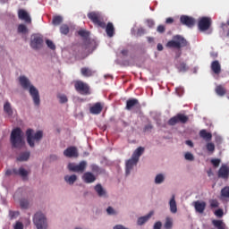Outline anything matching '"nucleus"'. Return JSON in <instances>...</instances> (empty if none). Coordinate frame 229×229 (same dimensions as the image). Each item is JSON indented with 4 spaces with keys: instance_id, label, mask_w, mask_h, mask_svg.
Wrapping results in <instances>:
<instances>
[{
    "instance_id": "18",
    "label": "nucleus",
    "mask_w": 229,
    "mask_h": 229,
    "mask_svg": "<svg viewBox=\"0 0 229 229\" xmlns=\"http://www.w3.org/2000/svg\"><path fill=\"white\" fill-rule=\"evenodd\" d=\"M89 112H90L93 115H99V114H101V112H103V104H101L100 102L95 103V104L89 108Z\"/></svg>"
},
{
    "instance_id": "38",
    "label": "nucleus",
    "mask_w": 229,
    "mask_h": 229,
    "mask_svg": "<svg viewBox=\"0 0 229 229\" xmlns=\"http://www.w3.org/2000/svg\"><path fill=\"white\" fill-rule=\"evenodd\" d=\"M18 33H22L23 35L28 33V27L24 24H20L18 26Z\"/></svg>"
},
{
    "instance_id": "3",
    "label": "nucleus",
    "mask_w": 229,
    "mask_h": 229,
    "mask_svg": "<svg viewBox=\"0 0 229 229\" xmlns=\"http://www.w3.org/2000/svg\"><path fill=\"white\" fill-rule=\"evenodd\" d=\"M187 39L180 35L174 36L173 39L166 43V47L174 49H182V47H187Z\"/></svg>"
},
{
    "instance_id": "42",
    "label": "nucleus",
    "mask_w": 229,
    "mask_h": 229,
    "mask_svg": "<svg viewBox=\"0 0 229 229\" xmlns=\"http://www.w3.org/2000/svg\"><path fill=\"white\" fill-rule=\"evenodd\" d=\"M19 216H21V213L19 211H13V210L9 211L10 219H15L19 217Z\"/></svg>"
},
{
    "instance_id": "34",
    "label": "nucleus",
    "mask_w": 229,
    "mask_h": 229,
    "mask_svg": "<svg viewBox=\"0 0 229 229\" xmlns=\"http://www.w3.org/2000/svg\"><path fill=\"white\" fill-rule=\"evenodd\" d=\"M64 22V18L62 16H55L53 18L52 23L54 26H60Z\"/></svg>"
},
{
    "instance_id": "37",
    "label": "nucleus",
    "mask_w": 229,
    "mask_h": 229,
    "mask_svg": "<svg viewBox=\"0 0 229 229\" xmlns=\"http://www.w3.org/2000/svg\"><path fill=\"white\" fill-rule=\"evenodd\" d=\"M164 226H165V229L173 228V218L166 217Z\"/></svg>"
},
{
    "instance_id": "8",
    "label": "nucleus",
    "mask_w": 229,
    "mask_h": 229,
    "mask_svg": "<svg viewBox=\"0 0 229 229\" xmlns=\"http://www.w3.org/2000/svg\"><path fill=\"white\" fill-rule=\"evenodd\" d=\"M44 37L40 34H33L30 37V47L35 50L42 49Z\"/></svg>"
},
{
    "instance_id": "14",
    "label": "nucleus",
    "mask_w": 229,
    "mask_h": 229,
    "mask_svg": "<svg viewBox=\"0 0 229 229\" xmlns=\"http://www.w3.org/2000/svg\"><path fill=\"white\" fill-rule=\"evenodd\" d=\"M218 178L223 180H228L229 178V167L226 165H222L218 170Z\"/></svg>"
},
{
    "instance_id": "22",
    "label": "nucleus",
    "mask_w": 229,
    "mask_h": 229,
    "mask_svg": "<svg viewBox=\"0 0 229 229\" xmlns=\"http://www.w3.org/2000/svg\"><path fill=\"white\" fill-rule=\"evenodd\" d=\"M105 29L107 37L112 38V37H114V35L115 34V28L114 27V23L108 22L107 25H106Z\"/></svg>"
},
{
    "instance_id": "7",
    "label": "nucleus",
    "mask_w": 229,
    "mask_h": 229,
    "mask_svg": "<svg viewBox=\"0 0 229 229\" xmlns=\"http://www.w3.org/2000/svg\"><path fill=\"white\" fill-rule=\"evenodd\" d=\"M87 161H81L78 165L76 163H69L68 170L72 173H78V174H83L87 169Z\"/></svg>"
},
{
    "instance_id": "2",
    "label": "nucleus",
    "mask_w": 229,
    "mask_h": 229,
    "mask_svg": "<svg viewBox=\"0 0 229 229\" xmlns=\"http://www.w3.org/2000/svg\"><path fill=\"white\" fill-rule=\"evenodd\" d=\"M10 143L12 148H14L15 149H22V147L25 146L26 142L24 141V132H22L21 128L17 127L12 131Z\"/></svg>"
},
{
    "instance_id": "46",
    "label": "nucleus",
    "mask_w": 229,
    "mask_h": 229,
    "mask_svg": "<svg viewBox=\"0 0 229 229\" xmlns=\"http://www.w3.org/2000/svg\"><path fill=\"white\" fill-rule=\"evenodd\" d=\"M78 35H80V37H82L83 38H87V37H89V31L85 30H81L78 31Z\"/></svg>"
},
{
    "instance_id": "11",
    "label": "nucleus",
    "mask_w": 229,
    "mask_h": 229,
    "mask_svg": "<svg viewBox=\"0 0 229 229\" xmlns=\"http://www.w3.org/2000/svg\"><path fill=\"white\" fill-rule=\"evenodd\" d=\"M210 26H212V19L210 17H201L199 19L198 28L199 31H207L210 30Z\"/></svg>"
},
{
    "instance_id": "28",
    "label": "nucleus",
    "mask_w": 229,
    "mask_h": 229,
    "mask_svg": "<svg viewBox=\"0 0 229 229\" xmlns=\"http://www.w3.org/2000/svg\"><path fill=\"white\" fill-rule=\"evenodd\" d=\"M95 191L99 198H106V191L103 189L101 184H97L95 186Z\"/></svg>"
},
{
    "instance_id": "23",
    "label": "nucleus",
    "mask_w": 229,
    "mask_h": 229,
    "mask_svg": "<svg viewBox=\"0 0 229 229\" xmlns=\"http://www.w3.org/2000/svg\"><path fill=\"white\" fill-rule=\"evenodd\" d=\"M81 74L84 76V78H90L93 74H96V71L89 68V67H82L81 69Z\"/></svg>"
},
{
    "instance_id": "54",
    "label": "nucleus",
    "mask_w": 229,
    "mask_h": 229,
    "mask_svg": "<svg viewBox=\"0 0 229 229\" xmlns=\"http://www.w3.org/2000/svg\"><path fill=\"white\" fill-rule=\"evenodd\" d=\"M13 228L14 229H24V225L21 222H16Z\"/></svg>"
},
{
    "instance_id": "9",
    "label": "nucleus",
    "mask_w": 229,
    "mask_h": 229,
    "mask_svg": "<svg viewBox=\"0 0 229 229\" xmlns=\"http://www.w3.org/2000/svg\"><path fill=\"white\" fill-rule=\"evenodd\" d=\"M189 123V116L183 114H177L175 116L168 120L169 126H176V124H187Z\"/></svg>"
},
{
    "instance_id": "15",
    "label": "nucleus",
    "mask_w": 229,
    "mask_h": 229,
    "mask_svg": "<svg viewBox=\"0 0 229 229\" xmlns=\"http://www.w3.org/2000/svg\"><path fill=\"white\" fill-rule=\"evenodd\" d=\"M126 110H131L132 108H140V102L137 98H130L126 101Z\"/></svg>"
},
{
    "instance_id": "49",
    "label": "nucleus",
    "mask_w": 229,
    "mask_h": 229,
    "mask_svg": "<svg viewBox=\"0 0 229 229\" xmlns=\"http://www.w3.org/2000/svg\"><path fill=\"white\" fill-rule=\"evenodd\" d=\"M215 216L216 217H223V216H225V212L223 211V209L218 208L215 211Z\"/></svg>"
},
{
    "instance_id": "63",
    "label": "nucleus",
    "mask_w": 229,
    "mask_h": 229,
    "mask_svg": "<svg viewBox=\"0 0 229 229\" xmlns=\"http://www.w3.org/2000/svg\"><path fill=\"white\" fill-rule=\"evenodd\" d=\"M157 51H164V46L160 43L157 44Z\"/></svg>"
},
{
    "instance_id": "25",
    "label": "nucleus",
    "mask_w": 229,
    "mask_h": 229,
    "mask_svg": "<svg viewBox=\"0 0 229 229\" xmlns=\"http://www.w3.org/2000/svg\"><path fill=\"white\" fill-rule=\"evenodd\" d=\"M151 216H153V211H150L148 215L144 216L139 217L137 225H139V226H142V225H145V223H148V221H149Z\"/></svg>"
},
{
    "instance_id": "30",
    "label": "nucleus",
    "mask_w": 229,
    "mask_h": 229,
    "mask_svg": "<svg viewBox=\"0 0 229 229\" xmlns=\"http://www.w3.org/2000/svg\"><path fill=\"white\" fill-rule=\"evenodd\" d=\"M4 112H5V114H7V115H9L10 117L13 115V109H12V104H10V102L7 101L4 103Z\"/></svg>"
},
{
    "instance_id": "57",
    "label": "nucleus",
    "mask_w": 229,
    "mask_h": 229,
    "mask_svg": "<svg viewBox=\"0 0 229 229\" xmlns=\"http://www.w3.org/2000/svg\"><path fill=\"white\" fill-rule=\"evenodd\" d=\"M154 229H162V222L157 221L154 224Z\"/></svg>"
},
{
    "instance_id": "6",
    "label": "nucleus",
    "mask_w": 229,
    "mask_h": 229,
    "mask_svg": "<svg viewBox=\"0 0 229 229\" xmlns=\"http://www.w3.org/2000/svg\"><path fill=\"white\" fill-rule=\"evenodd\" d=\"M33 223L37 229H47V219L42 212H37L33 217Z\"/></svg>"
},
{
    "instance_id": "20",
    "label": "nucleus",
    "mask_w": 229,
    "mask_h": 229,
    "mask_svg": "<svg viewBox=\"0 0 229 229\" xmlns=\"http://www.w3.org/2000/svg\"><path fill=\"white\" fill-rule=\"evenodd\" d=\"M82 180L85 183H94L96 180V175L90 172H86L82 175Z\"/></svg>"
},
{
    "instance_id": "62",
    "label": "nucleus",
    "mask_w": 229,
    "mask_h": 229,
    "mask_svg": "<svg viewBox=\"0 0 229 229\" xmlns=\"http://www.w3.org/2000/svg\"><path fill=\"white\" fill-rule=\"evenodd\" d=\"M185 144L190 146V148H194V143H192V140H186Z\"/></svg>"
},
{
    "instance_id": "1",
    "label": "nucleus",
    "mask_w": 229,
    "mask_h": 229,
    "mask_svg": "<svg viewBox=\"0 0 229 229\" xmlns=\"http://www.w3.org/2000/svg\"><path fill=\"white\" fill-rule=\"evenodd\" d=\"M20 84L21 85L22 89L28 90L32 98V101L35 106H40V94L38 93V89L35 88V86L31 85L30 82V79L26 78V76H21L19 78Z\"/></svg>"
},
{
    "instance_id": "10",
    "label": "nucleus",
    "mask_w": 229,
    "mask_h": 229,
    "mask_svg": "<svg viewBox=\"0 0 229 229\" xmlns=\"http://www.w3.org/2000/svg\"><path fill=\"white\" fill-rule=\"evenodd\" d=\"M74 89L82 96H89V94H90V87L82 81H76L74 83Z\"/></svg>"
},
{
    "instance_id": "48",
    "label": "nucleus",
    "mask_w": 229,
    "mask_h": 229,
    "mask_svg": "<svg viewBox=\"0 0 229 229\" xmlns=\"http://www.w3.org/2000/svg\"><path fill=\"white\" fill-rule=\"evenodd\" d=\"M58 98H59V102H60L61 104H63V105H64V103H67V101H69V100L67 99V96H65V95H59V96H58Z\"/></svg>"
},
{
    "instance_id": "60",
    "label": "nucleus",
    "mask_w": 229,
    "mask_h": 229,
    "mask_svg": "<svg viewBox=\"0 0 229 229\" xmlns=\"http://www.w3.org/2000/svg\"><path fill=\"white\" fill-rule=\"evenodd\" d=\"M12 174H13V170L7 169L5 171V176H12Z\"/></svg>"
},
{
    "instance_id": "19",
    "label": "nucleus",
    "mask_w": 229,
    "mask_h": 229,
    "mask_svg": "<svg viewBox=\"0 0 229 229\" xmlns=\"http://www.w3.org/2000/svg\"><path fill=\"white\" fill-rule=\"evenodd\" d=\"M138 162L139 160H137L133 157H131V159L127 160L126 170H125L126 174H130V173L131 172V169H133V165H137Z\"/></svg>"
},
{
    "instance_id": "32",
    "label": "nucleus",
    "mask_w": 229,
    "mask_h": 229,
    "mask_svg": "<svg viewBox=\"0 0 229 229\" xmlns=\"http://www.w3.org/2000/svg\"><path fill=\"white\" fill-rule=\"evenodd\" d=\"M144 153V148L139 147L132 154V158H135L139 161V158H140L141 155Z\"/></svg>"
},
{
    "instance_id": "36",
    "label": "nucleus",
    "mask_w": 229,
    "mask_h": 229,
    "mask_svg": "<svg viewBox=\"0 0 229 229\" xmlns=\"http://www.w3.org/2000/svg\"><path fill=\"white\" fill-rule=\"evenodd\" d=\"M28 174H29L28 170L24 169L23 167L19 168L18 176H21L24 180V178L28 177Z\"/></svg>"
},
{
    "instance_id": "56",
    "label": "nucleus",
    "mask_w": 229,
    "mask_h": 229,
    "mask_svg": "<svg viewBox=\"0 0 229 229\" xmlns=\"http://www.w3.org/2000/svg\"><path fill=\"white\" fill-rule=\"evenodd\" d=\"M157 31L158 33H164V32L165 31V26H164V25H159V26L157 27Z\"/></svg>"
},
{
    "instance_id": "40",
    "label": "nucleus",
    "mask_w": 229,
    "mask_h": 229,
    "mask_svg": "<svg viewBox=\"0 0 229 229\" xmlns=\"http://www.w3.org/2000/svg\"><path fill=\"white\" fill-rule=\"evenodd\" d=\"M221 196L223 198H229V186H225L221 190Z\"/></svg>"
},
{
    "instance_id": "51",
    "label": "nucleus",
    "mask_w": 229,
    "mask_h": 229,
    "mask_svg": "<svg viewBox=\"0 0 229 229\" xmlns=\"http://www.w3.org/2000/svg\"><path fill=\"white\" fill-rule=\"evenodd\" d=\"M211 164L214 165V167H217L221 164V159L219 158L211 159Z\"/></svg>"
},
{
    "instance_id": "33",
    "label": "nucleus",
    "mask_w": 229,
    "mask_h": 229,
    "mask_svg": "<svg viewBox=\"0 0 229 229\" xmlns=\"http://www.w3.org/2000/svg\"><path fill=\"white\" fill-rule=\"evenodd\" d=\"M215 92L217 94V96L223 97L225 94H226V89L225 87H223V85H218L216 87Z\"/></svg>"
},
{
    "instance_id": "12",
    "label": "nucleus",
    "mask_w": 229,
    "mask_h": 229,
    "mask_svg": "<svg viewBox=\"0 0 229 229\" xmlns=\"http://www.w3.org/2000/svg\"><path fill=\"white\" fill-rule=\"evenodd\" d=\"M180 22L182 26H187V28H194L196 25V19L188 15H182L180 17Z\"/></svg>"
},
{
    "instance_id": "44",
    "label": "nucleus",
    "mask_w": 229,
    "mask_h": 229,
    "mask_svg": "<svg viewBox=\"0 0 229 229\" xmlns=\"http://www.w3.org/2000/svg\"><path fill=\"white\" fill-rule=\"evenodd\" d=\"M177 69H179V71L181 72H185V71H187V64L185 63H180L179 65L177 66Z\"/></svg>"
},
{
    "instance_id": "64",
    "label": "nucleus",
    "mask_w": 229,
    "mask_h": 229,
    "mask_svg": "<svg viewBox=\"0 0 229 229\" xmlns=\"http://www.w3.org/2000/svg\"><path fill=\"white\" fill-rule=\"evenodd\" d=\"M121 54H122L123 56H126V55H128V50L123 49V50L121 51Z\"/></svg>"
},
{
    "instance_id": "13",
    "label": "nucleus",
    "mask_w": 229,
    "mask_h": 229,
    "mask_svg": "<svg viewBox=\"0 0 229 229\" xmlns=\"http://www.w3.org/2000/svg\"><path fill=\"white\" fill-rule=\"evenodd\" d=\"M64 155L67 158H78V148L76 147H69L64 151Z\"/></svg>"
},
{
    "instance_id": "24",
    "label": "nucleus",
    "mask_w": 229,
    "mask_h": 229,
    "mask_svg": "<svg viewBox=\"0 0 229 229\" xmlns=\"http://www.w3.org/2000/svg\"><path fill=\"white\" fill-rule=\"evenodd\" d=\"M170 212L172 214H176L178 212V207L176 206V199L175 196L173 195L170 201H169Z\"/></svg>"
},
{
    "instance_id": "27",
    "label": "nucleus",
    "mask_w": 229,
    "mask_h": 229,
    "mask_svg": "<svg viewBox=\"0 0 229 229\" xmlns=\"http://www.w3.org/2000/svg\"><path fill=\"white\" fill-rule=\"evenodd\" d=\"M212 225L217 229H228V226H226V224L223 220L214 219L212 220Z\"/></svg>"
},
{
    "instance_id": "58",
    "label": "nucleus",
    "mask_w": 229,
    "mask_h": 229,
    "mask_svg": "<svg viewBox=\"0 0 229 229\" xmlns=\"http://www.w3.org/2000/svg\"><path fill=\"white\" fill-rule=\"evenodd\" d=\"M147 23L148 28H153V26H155V21L153 20H148Z\"/></svg>"
},
{
    "instance_id": "55",
    "label": "nucleus",
    "mask_w": 229,
    "mask_h": 229,
    "mask_svg": "<svg viewBox=\"0 0 229 229\" xmlns=\"http://www.w3.org/2000/svg\"><path fill=\"white\" fill-rule=\"evenodd\" d=\"M145 33H146V30H144L143 28H140V29H138L137 36L142 37V35H144Z\"/></svg>"
},
{
    "instance_id": "26",
    "label": "nucleus",
    "mask_w": 229,
    "mask_h": 229,
    "mask_svg": "<svg viewBox=\"0 0 229 229\" xmlns=\"http://www.w3.org/2000/svg\"><path fill=\"white\" fill-rule=\"evenodd\" d=\"M199 137L206 140V142H210V140H212V133L207 131L205 129L199 131Z\"/></svg>"
},
{
    "instance_id": "29",
    "label": "nucleus",
    "mask_w": 229,
    "mask_h": 229,
    "mask_svg": "<svg viewBox=\"0 0 229 229\" xmlns=\"http://www.w3.org/2000/svg\"><path fill=\"white\" fill-rule=\"evenodd\" d=\"M30 151L21 153L20 156L16 158L18 162H28L30 160Z\"/></svg>"
},
{
    "instance_id": "21",
    "label": "nucleus",
    "mask_w": 229,
    "mask_h": 229,
    "mask_svg": "<svg viewBox=\"0 0 229 229\" xmlns=\"http://www.w3.org/2000/svg\"><path fill=\"white\" fill-rule=\"evenodd\" d=\"M211 71L214 72V74L219 75L221 74V64H219V61L215 60L211 63Z\"/></svg>"
},
{
    "instance_id": "59",
    "label": "nucleus",
    "mask_w": 229,
    "mask_h": 229,
    "mask_svg": "<svg viewBox=\"0 0 229 229\" xmlns=\"http://www.w3.org/2000/svg\"><path fill=\"white\" fill-rule=\"evenodd\" d=\"M150 130H153V125L148 124L144 127V131H150Z\"/></svg>"
},
{
    "instance_id": "47",
    "label": "nucleus",
    "mask_w": 229,
    "mask_h": 229,
    "mask_svg": "<svg viewBox=\"0 0 229 229\" xmlns=\"http://www.w3.org/2000/svg\"><path fill=\"white\" fill-rule=\"evenodd\" d=\"M211 208H217L219 207V202L217 199H211L209 201Z\"/></svg>"
},
{
    "instance_id": "45",
    "label": "nucleus",
    "mask_w": 229,
    "mask_h": 229,
    "mask_svg": "<svg viewBox=\"0 0 229 229\" xmlns=\"http://www.w3.org/2000/svg\"><path fill=\"white\" fill-rule=\"evenodd\" d=\"M206 148L210 153H214V151H216V145H214V143H208Z\"/></svg>"
},
{
    "instance_id": "39",
    "label": "nucleus",
    "mask_w": 229,
    "mask_h": 229,
    "mask_svg": "<svg viewBox=\"0 0 229 229\" xmlns=\"http://www.w3.org/2000/svg\"><path fill=\"white\" fill-rule=\"evenodd\" d=\"M20 207L21 208H28L30 207V202L26 199H22L20 200Z\"/></svg>"
},
{
    "instance_id": "41",
    "label": "nucleus",
    "mask_w": 229,
    "mask_h": 229,
    "mask_svg": "<svg viewBox=\"0 0 229 229\" xmlns=\"http://www.w3.org/2000/svg\"><path fill=\"white\" fill-rule=\"evenodd\" d=\"M164 180H165V178L164 177V174H159L155 178V183L160 184L164 182Z\"/></svg>"
},
{
    "instance_id": "4",
    "label": "nucleus",
    "mask_w": 229,
    "mask_h": 229,
    "mask_svg": "<svg viewBox=\"0 0 229 229\" xmlns=\"http://www.w3.org/2000/svg\"><path fill=\"white\" fill-rule=\"evenodd\" d=\"M27 142L30 148H35V141L40 142L42 140V137H44V132L42 131H38L35 134H33L32 129H28L26 131Z\"/></svg>"
},
{
    "instance_id": "52",
    "label": "nucleus",
    "mask_w": 229,
    "mask_h": 229,
    "mask_svg": "<svg viewBox=\"0 0 229 229\" xmlns=\"http://www.w3.org/2000/svg\"><path fill=\"white\" fill-rule=\"evenodd\" d=\"M90 169L92 173H96V174H98L100 171L99 166H98V165H91Z\"/></svg>"
},
{
    "instance_id": "61",
    "label": "nucleus",
    "mask_w": 229,
    "mask_h": 229,
    "mask_svg": "<svg viewBox=\"0 0 229 229\" xmlns=\"http://www.w3.org/2000/svg\"><path fill=\"white\" fill-rule=\"evenodd\" d=\"M174 22V20L173 18H167L165 20L166 24H173Z\"/></svg>"
},
{
    "instance_id": "5",
    "label": "nucleus",
    "mask_w": 229,
    "mask_h": 229,
    "mask_svg": "<svg viewBox=\"0 0 229 229\" xmlns=\"http://www.w3.org/2000/svg\"><path fill=\"white\" fill-rule=\"evenodd\" d=\"M88 19H89V21H91L95 26H98V28H102V30H105V18H103V15L100 14V13L90 12L88 13Z\"/></svg>"
},
{
    "instance_id": "17",
    "label": "nucleus",
    "mask_w": 229,
    "mask_h": 229,
    "mask_svg": "<svg viewBox=\"0 0 229 229\" xmlns=\"http://www.w3.org/2000/svg\"><path fill=\"white\" fill-rule=\"evenodd\" d=\"M18 17L21 21H24L27 24H31V17L28 12L24 11V9H20L18 11Z\"/></svg>"
},
{
    "instance_id": "43",
    "label": "nucleus",
    "mask_w": 229,
    "mask_h": 229,
    "mask_svg": "<svg viewBox=\"0 0 229 229\" xmlns=\"http://www.w3.org/2000/svg\"><path fill=\"white\" fill-rule=\"evenodd\" d=\"M46 44L47 47H49V49H52V51H55V49H56V46L51 39H47Z\"/></svg>"
},
{
    "instance_id": "35",
    "label": "nucleus",
    "mask_w": 229,
    "mask_h": 229,
    "mask_svg": "<svg viewBox=\"0 0 229 229\" xmlns=\"http://www.w3.org/2000/svg\"><path fill=\"white\" fill-rule=\"evenodd\" d=\"M69 31H70L69 25L67 24L61 25L60 27L61 35H69Z\"/></svg>"
},
{
    "instance_id": "31",
    "label": "nucleus",
    "mask_w": 229,
    "mask_h": 229,
    "mask_svg": "<svg viewBox=\"0 0 229 229\" xmlns=\"http://www.w3.org/2000/svg\"><path fill=\"white\" fill-rule=\"evenodd\" d=\"M76 180H78V176H76V174L65 175L64 176V181L69 185H74V182H76Z\"/></svg>"
},
{
    "instance_id": "53",
    "label": "nucleus",
    "mask_w": 229,
    "mask_h": 229,
    "mask_svg": "<svg viewBox=\"0 0 229 229\" xmlns=\"http://www.w3.org/2000/svg\"><path fill=\"white\" fill-rule=\"evenodd\" d=\"M106 212L109 216H115V210L112 207H108Z\"/></svg>"
},
{
    "instance_id": "16",
    "label": "nucleus",
    "mask_w": 229,
    "mask_h": 229,
    "mask_svg": "<svg viewBox=\"0 0 229 229\" xmlns=\"http://www.w3.org/2000/svg\"><path fill=\"white\" fill-rule=\"evenodd\" d=\"M193 207L199 214H203L205 212V208H207V202L196 200L193 202Z\"/></svg>"
},
{
    "instance_id": "50",
    "label": "nucleus",
    "mask_w": 229,
    "mask_h": 229,
    "mask_svg": "<svg viewBox=\"0 0 229 229\" xmlns=\"http://www.w3.org/2000/svg\"><path fill=\"white\" fill-rule=\"evenodd\" d=\"M184 158L185 160H190V162H192V160H194V156L191 152H187L184 155Z\"/></svg>"
}]
</instances>
